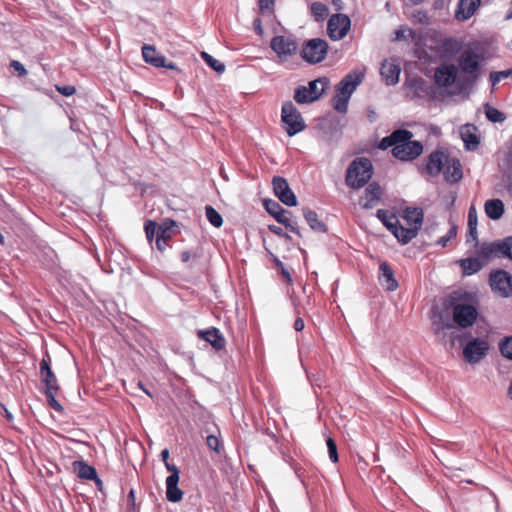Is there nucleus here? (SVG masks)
Wrapping results in <instances>:
<instances>
[{"label":"nucleus","mask_w":512,"mask_h":512,"mask_svg":"<svg viewBox=\"0 0 512 512\" xmlns=\"http://www.w3.org/2000/svg\"><path fill=\"white\" fill-rule=\"evenodd\" d=\"M363 73L352 71L344 76V78L336 86V94L333 98V108L339 113H346L348 102L356 88L363 80Z\"/></svg>","instance_id":"nucleus-1"},{"label":"nucleus","mask_w":512,"mask_h":512,"mask_svg":"<svg viewBox=\"0 0 512 512\" xmlns=\"http://www.w3.org/2000/svg\"><path fill=\"white\" fill-rule=\"evenodd\" d=\"M372 175L373 166L371 161L365 157H359L348 166L345 181L349 187L359 189L369 182Z\"/></svg>","instance_id":"nucleus-2"},{"label":"nucleus","mask_w":512,"mask_h":512,"mask_svg":"<svg viewBox=\"0 0 512 512\" xmlns=\"http://www.w3.org/2000/svg\"><path fill=\"white\" fill-rule=\"evenodd\" d=\"M452 318L454 324L462 329L473 326L478 317V309L475 305L461 301L457 293L451 297Z\"/></svg>","instance_id":"nucleus-3"},{"label":"nucleus","mask_w":512,"mask_h":512,"mask_svg":"<svg viewBox=\"0 0 512 512\" xmlns=\"http://www.w3.org/2000/svg\"><path fill=\"white\" fill-rule=\"evenodd\" d=\"M406 136L397 141L395 147L392 149V154L395 158L401 161H412L421 155L423 152V145L421 142L412 140L413 133L404 129Z\"/></svg>","instance_id":"nucleus-4"},{"label":"nucleus","mask_w":512,"mask_h":512,"mask_svg":"<svg viewBox=\"0 0 512 512\" xmlns=\"http://www.w3.org/2000/svg\"><path fill=\"white\" fill-rule=\"evenodd\" d=\"M403 219L406 221L408 227L405 228L401 225L400 237L401 243L407 244L414 239L422 227L424 213L421 208L408 207L403 211Z\"/></svg>","instance_id":"nucleus-5"},{"label":"nucleus","mask_w":512,"mask_h":512,"mask_svg":"<svg viewBox=\"0 0 512 512\" xmlns=\"http://www.w3.org/2000/svg\"><path fill=\"white\" fill-rule=\"evenodd\" d=\"M484 60L483 52L478 46H469L459 56L458 64L461 71L469 77L476 79L479 76L481 63Z\"/></svg>","instance_id":"nucleus-6"},{"label":"nucleus","mask_w":512,"mask_h":512,"mask_svg":"<svg viewBox=\"0 0 512 512\" xmlns=\"http://www.w3.org/2000/svg\"><path fill=\"white\" fill-rule=\"evenodd\" d=\"M478 254L486 261L492 258H509L512 260V236L490 243H482Z\"/></svg>","instance_id":"nucleus-7"},{"label":"nucleus","mask_w":512,"mask_h":512,"mask_svg":"<svg viewBox=\"0 0 512 512\" xmlns=\"http://www.w3.org/2000/svg\"><path fill=\"white\" fill-rule=\"evenodd\" d=\"M281 118L284 129L289 136H294L305 128V122L300 112L291 101L283 104Z\"/></svg>","instance_id":"nucleus-8"},{"label":"nucleus","mask_w":512,"mask_h":512,"mask_svg":"<svg viewBox=\"0 0 512 512\" xmlns=\"http://www.w3.org/2000/svg\"><path fill=\"white\" fill-rule=\"evenodd\" d=\"M489 284L492 291L502 298L512 295V276L505 270L492 271L489 276Z\"/></svg>","instance_id":"nucleus-9"},{"label":"nucleus","mask_w":512,"mask_h":512,"mask_svg":"<svg viewBox=\"0 0 512 512\" xmlns=\"http://www.w3.org/2000/svg\"><path fill=\"white\" fill-rule=\"evenodd\" d=\"M327 51V42L320 38H314L305 43L301 56L309 63H319L325 59Z\"/></svg>","instance_id":"nucleus-10"},{"label":"nucleus","mask_w":512,"mask_h":512,"mask_svg":"<svg viewBox=\"0 0 512 512\" xmlns=\"http://www.w3.org/2000/svg\"><path fill=\"white\" fill-rule=\"evenodd\" d=\"M489 344L481 338H472L463 347V357L469 364L479 363L487 354Z\"/></svg>","instance_id":"nucleus-11"},{"label":"nucleus","mask_w":512,"mask_h":512,"mask_svg":"<svg viewBox=\"0 0 512 512\" xmlns=\"http://www.w3.org/2000/svg\"><path fill=\"white\" fill-rule=\"evenodd\" d=\"M165 467L170 475L166 478V498L168 501L176 503L182 500L183 491L178 487L180 479L179 469L169 462H166Z\"/></svg>","instance_id":"nucleus-12"},{"label":"nucleus","mask_w":512,"mask_h":512,"mask_svg":"<svg viewBox=\"0 0 512 512\" xmlns=\"http://www.w3.org/2000/svg\"><path fill=\"white\" fill-rule=\"evenodd\" d=\"M351 26L350 18L345 14H335L330 17L327 24V32L329 37L338 41L343 39Z\"/></svg>","instance_id":"nucleus-13"},{"label":"nucleus","mask_w":512,"mask_h":512,"mask_svg":"<svg viewBox=\"0 0 512 512\" xmlns=\"http://www.w3.org/2000/svg\"><path fill=\"white\" fill-rule=\"evenodd\" d=\"M273 190L278 199L286 206H296L297 199L294 192L290 189L286 179L275 176L272 181Z\"/></svg>","instance_id":"nucleus-14"},{"label":"nucleus","mask_w":512,"mask_h":512,"mask_svg":"<svg viewBox=\"0 0 512 512\" xmlns=\"http://www.w3.org/2000/svg\"><path fill=\"white\" fill-rule=\"evenodd\" d=\"M457 79V67L454 64L443 63L435 69L434 81L439 87H450Z\"/></svg>","instance_id":"nucleus-15"},{"label":"nucleus","mask_w":512,"mask_h":512,"mask_svg":"<svg viewBox=\"0 0 512 512\" xmlns=\"http://www.w3.org/2000/svg\"><path fill=\"white\" fill-rule=\"evenodd\" d=\"M449 155L444 151L437 150L432 152L426 160L425 169L430 176H437L443 172Z\"/></svg>","instance_id":"nucleus-16"},{"label":"nucleus","mask_w":512,"mask_h":512,"mask_svg":"<svg viewBox=\"0 0 512 512\" xmlns=\"http://www.w3.org/2000/svg\"><path fill=\"white\" fill-rule=\"evenodd\" d=\"M272 50L279 56H291L297 50L295 41L284 36H275L270 43Z\"/></svg>","instance_id":"nucleus-17"},{"label":"nucleus","mask_w":512,"mask_h":512,"mask_svg":"<svg viewBox=\"0 0 512 512\" xmlns=\"http://www.w3.org/2000/svg\"><path fill=\"white\" fill-rule=\"evenodd\" d=\"M381 195L382 190L380 185L376 182H372L366 187L359 204L364 209H371L380 201Z\"/></svg>","instance_id":"nucleus-18"},{"label":"nucleus","mask_w":512,"mask_h":512,"mask_svg":"<svg viewBox=\"0 0 512 512\" xmlns=\"http://www.w3.org/2000/svg\"><path fill=\"white\" fill-rule=\"evenodd\" d=\"M197 336L199 339L208 342L216 351H220L225 347L226 341L220 330L215 327L207 330H198Z\"/></svg>","instance_id":"nucleus-19"},{"label":"nucleus","mask_w":512,"mask_h":512,"mask_svg":"<svg viewBox=\"0 0 512 512\" xmlns=\"http://www.w3.org/2000/svg\"><path fill=\"white\" fill-rule=\"evenodd\" d=\"M377 217L401 243V237L399 232L401 224L397 216L394 213L390 212L389 210L379 209L377 211Z\"/></svg>","instance_id":"nucleus-20"},{"label":"nucleus","mask_w":512,"mask_h":512,"mask_svg":"<svg viewBox=\"0 0 512 512\" xmlns=\"http://www.w3.org/2000/svg\"><path fill=\"white\" fill-rule=\"evenodd\" d=\"M40 376L45 384V391L59 390L58 380L51 370L50 362L47 359H42L40 362Z\"/></svg>","instance_id":"nucleus-21"},{"label":"nucleus","mask_w":512,"mask_h":512,"mask_svg":"<svg viewBox=\"0 0 512 512\" xmlns=\"http://www.w3.org/2000/svg\"><path fill=\"white\" fill-rule=\"evenodd\" d=\"M142 56L146 63H149L155 67H166L169 69L175 68L173 63L166 64L165 57L159 55L156 49L151 45H144L142 47Z\"/></svg>","instance_id":"nucleus-22"},{"label":"nucleus","mask_w":512,"mask_h":512,"mask_svg":"<svg viewBox=\"0 0 512 512\" xmlns=\"http://www.w3.org/2000/svg\"><path fill=\"white\" fill-rule=\"evenodd\" d=\"M481 0H459L455 10V18L465 21L471 18L480 5Z\"/></svg>","instance_id":"nucleus-23"},{"label":"nucleus","mask_w":512,"mask_h":512,"mask_svg":"<svg viewBox=\"0 0 512 512\" xmlns=\"http://www.w3.org/2000/svg\"><path fill=\"white\" fill-rule=\"evenodd\" d=\"M401 68L399 64L385 60L380 69V74L387 85H395L399 82Z\"/></svg>","instance_id":"nucleus-24"},{"label":"nucleus","mask_w":512,"mask_h":512,"mask_svg":"<svg viewBox=\"0 0 512 512\" xmlns=\"http://www.w3.org/2000/svg\"><path fill=\"white\" fill-rule=\"evenodd\" d=\"M73 471L76 473L77 477L85 480H95L98 485L102 484V481L97 476V471L93 466H90L88 463L82 460L74 461Z\"/></svg>","instance_id":"nucleus-25"},{"label":"nucleus","mask_w":512,"mask_h":512,"mask_svg":"<svg viewBox=\"0 0 512 512\" xmlns=\"http://www.w3.org/2000/svg\"><path fill=\"white\" fill-rule=\"evenodd\" d=\"M379 281L388 291H395L398 288V282L394 277V272L386 262L381 263L379 266Z\"/></svg>","instance_id":"nucleus-26"},{"label":"nucleus","mask_w":512,"mask_h":512,"mask_svg":"<svg viewBox=\"0 0 512 512\" xmlns=\"http://www.w3.org/2000/svg\"><path fill=\"white\" fill-rule=\"evenodd\" d=\"M445 180L449 183H456L462 179L461 163L456 158H449L443 170Z\"/></svg>","instance_id":"nucleus-27"},{"label":"nucleus","mask_w":512,"mask_h":512,"mask_svg":"<svg viewBox=\"0 0 512 512\" xmlns=\"http://www.w3.org/2000/svg\"><path fill=\"white\" fill-rule=\"evenodd\" d=\"M176 222L173 219L166 218L161 224H157L156 247L160 248V241H170L175 235L173 228Z\"/></svg>","instance_id":"nucleus-28"},{"label":"nucleus","mask_w":512,"mask_h":512,"mask_svg":"<svg viewBox=\"0 0 512 512\" xmlns=\"http://www.w3.org/2000/svg\"><path fill=\"white\" fill-rule=\"evenodd\" d=\"M329 84V79L326 77H321L310 81L307 87L310 93V100H312V102L318 100L329 87Z\"/></svg>","instance_id":"nucleus-29"},{"label":"nucleus","mask_w":512,"mask_h":512,"mask_svg":"<svg viewBox=\"0 0 512 512\" xmlns=\"http://www.w3.org/2000/svg\"><path fill=\"white\" fill-rule=\"evenodd\" d=\"M476 127L474 125H465L461 128V138L465 143L468 150H474L479 145V139L475 133Z\"/></svg>","instance_id":"nucleus-30"},{"label":"nucleus","mask_w":512,"mask_h":512,"mask_svg":"<svg viewBox=\"0 0 512 512\" xmlns=\"http://www.w3.org/2000/svg\"><path fill=\"white\" fill-rule=\"evenodd\" d=\"M485 212L492 220H498L504 214V204L500 199H491L485 202Z\"/></svg>","instance_id":"nucleus-31"},{"label":"nucleus","mask_w":512,"mask_h":512,"mask_svg":"<svg viewBox=\"0 0 512 512\" xmlns=\"http://www.w3.org/2000/svg\"><path fill=\"white\" fill-rule=\"evenodd\" d=\"M303 216L312 230L320 233L327 231L326 225L318 218L316 212L308 208L303 209Z\"/></svg>","instance_id":"nucleus-32"},{"label":"nucleus","mask_w":512,"mask_h":512,"mask_svg":"<svg viewBox=\"0 0 512 512\" xmlns=\"http://www.w3.org/2000/svg\"><path fill=\"white\" fill-rule=\"evenodd\" d=\"M432 328L438 338H443L445 336V330L454 328V324L449 320H445L443 315L439 314L438 317L433 320Z\"/></svg>","instance_id":"nucleus-33"},{"label":"nucleus","mask_w":512,"mask_h":512,"mask_svg":"<svg viewBox=\"0 0 512 512\" xmlns=\"http://www.w3.org/2000/svg\"><path fill=\"white\" fill-rule=\"evenodd\" d=\"M459 264L465 275H472L481 270L483 264L477 258L461 259Z\"/></svg>","instance_id":"nucleus-34"},{"label":"nucleus","mask_w":512,"mask_h":512,"mask_svg":"<svg viewBox=\"0 0 512 512\" xmlns=\"http://www.w3.org/2000/svg\"><path fill=\"white\" fill-rule=\"evenodd\" d=\"M403 136H406L404 129H397L393 131L389 136L382 138L379 143V148L385 150L392 147L393 149L397 141L401 140Z\"/></svg>","instance_id":"nucleus-35"},{"label":"nucleus","mask_w":512,"mask_h":512,"mask_svg":"<svg viewBox=\"0 0 512 512\" xmlns=\"http://www.w3.org/2000/svg\"><path fill=\"white\" fill-rule=\"evenodd\" d=\"M311 14L316 21H323L328 17V7L321 2H314L311 5Z\"/></svg>","instance_id":"nucleus-36"},{"label":"nucleus","mask_w":512,"mask_h":512,"mask_svg":"<svg viewBox=\"0 0 512 512\" xmlns=\"http://www.w3.org/2000/svg\"><path fill=\"white\" fill-rule=\"evenodd\" d=\"M205 214H206L207 220L210 222L211 225H213L214 227H217V228L222 226V224H223L222 216L212 206L207 205L205 207Z\"/></svg>","instance_id":"nucleus-37"},{"label":"nucleus","mask_w":512,"mask_h":512,"mask_svg":"<svg viewBox=\"0 0 512 512\" xmlns=\"http://www.w3.org/2000/svg\"><path fill=\"white\" fill-rule=\"evenodd\" d=\"M263 206L265 210L275 219L279 217V215L285 210L277 201L271 199H263Z\"/></svg>","instance_id":"nucleus-38"},{"label":"nucleus","mask_w":512,"mask_h":512,"mask_svg":"<svg viewBox=\"0 0 512 512\" xmlns=\"http://www.w3.org/2000/svg\"><path fill=\"white\" fill-rule=\"evenodd\" d=\"M485 115L489 121L494 123H500L506 119L504 113L489 104L485 105Z\"/></svg>","instance_id":"nucleus-39"},{"label":"nucleus","mask_w":512,"mask_h":512,"mask_svg":"<svg viewBox=\"0 0 512 512\" xmlns=\"http://www.w3.org/2000/svg\"><path fill=\"white\" fill-rule=\"evenodd\" d=\"M201 56L210 68H212L213 70H215L218 73L224 72L225 65L222 62L215 59L213 56H211L210 54H208L206 52H202Z\"/></svg>","instance_id":"nucleus-40"},{"label":"nucleus","mask_w":512,"mask_h":512,"mask_svg":"<svg viewBox=\"0 0 512 512\" xmlns=\"http://www.w3.org/2000/svg\"><path fill=\"white\" fill-rule=\"evenodd\" d=\"M199 254L196 251L185 250L180 253V259L183 263L187 264L189 268L194 267Z\"/></svg>","instance_id":"nucleus-41"},{"label":"nucleus","mask_w":512,"mask_h":512,"mask_svg":"<svg viewBox=\"0 0 512 512\" xmlns=\"http://www.w3.org/2000/svg\"><path fill=\"white\" fill-rule=\"evenodd\" d=\"M294 99L299 104L312 102L310 100V93L307 87L301 86L295 90Z\"/></svg>","instance_id":"nucleus-42"},{"label":"nucleus","mask_w":512,"mask_h":512,"mask_svg":"<svg viewBox=\"0 0 512 512\" xmlns=\"http://www.w3.org/2000/svg\"><path fill=\"white\" fill-rule=\"evenodd\" d=\"M144 231L149 243H152L155 235L157 236V223L153 220H146L144 224Z\"/></svg>","instance_id":"nucleus-43"},{"label":"nucleus","mask_w":512,"mask_h":512,"mask_svg":"<svg viewBox=\"0 0 512 512\" xmlns=\"http://www.w3.org/2000/svg\"><path fill=\"white\" fill-rule=\"evenodd\" d=\"M395 35L397 40H415L417 37L416 31L407 27H400L397 29Z\"/></svg>","instance_id":"nucleus-44"},{"label":"nucleus","mask_w":512,"mask_h":512,"mask_svg":"<svg viewBox=\"0 0 512 512\" xmlns=\"http://www.w3.org/2000/svg\"><path fill=\"white\" fill-rule=\"evenodd\" d=\"M499 349L505 358L512 360V336L503 340L500 343Z\"/></svg>","instance_id":"nucleus-45"},{"label":"nucleus","mask_w":512,"mask_h":512,"mask_svg":"<svg viewBox=\"0 0 512 512\" xmlns=\"http://www.w3.org/2000/svg\"><path fill=\"white\" fill-rule=\"evenodd\" d=\"M258 6L262 14L273 16L274 0H258Z\"/></svg>","instance_id":"nucleus-46"},{"label":"nucleus","mask_w":512,"mask_h":512,"mask_svg":"<svg viewBox=\"0 0 512 512\" xmlns=\"http://www.w3.org/2000/svg\"><path fill=\"white\" fill-rule=\"evenodd\" d=\"M512 75V69H506L503 71H496L490 73V80L492 85H496L500 80L506 79Z\"/></svg>","instance_id":"nucleus-47"},{"label":"nucleus","mask_w":512,"mask_h":512,"mask_svg":"<svg viewBox=\"0 0 512 512\" xmlns=\"http://www.w3.org/2000/svg\"><path fill=\"white\" fill-rule=\"evenodd\" d=\"M457 234V227L455 225H452L449 229V231L447 232L446 235L440 237L438 240H437V244L441 245L442 247H446L448 242L453 239Z\"/></svg>","instance_id":"nucleus-48"},{"label":"nucleus","mask_w":512,"mask_h":512,"mask_svg":"<svg viewBox=\"0 0 512 512\" xmlns=\"http://www.w3.org/2000/svg\"><path fill=\"white\" fill-rule=\"evenodd\" d=\"M326 443H327L329 458L333 463H336L338 461V452H337L336 443L332 438H328Z\"/></svg>","instance_id":"nucleus-49"},{"label":"nucleus","mask_w":512,"mask_h":512,"mask_svg":"<svg viewBox=\"0 0 512 512\" xmlns=\"http://www.w3.org/2000/svg\"><path fill=\"white\" fill-rule=\"evenodd\" d=\"M273 261L277 267V269L279 270L280 274L282 275V277L288 282V283H292V277H291V274L290 272L285 268L284 264L282 261H280L277 257H274L273 258Z\"/></svg>","instance_id":"nucleus-50"},{"label":"nucleus","mask_w":512,"mask_h":512,"mask_svg":"<svg viewBox=\"0 0 512 512\" xmlns=\"http://www.w3.org/2000/svg\"><path fill=\"white\" fill-rule=\"evenodd\" d=\"M55 392H56V391H45V395H46V397H47L48 404H49L53 409H55L56 411L61 412V411H63V407H62V406H61V404L56 400Z\"/></svg>","instance_id":"nucleus-51"},{"label":"nucleus","mask_w":512,"mask_h":512,"mask_svg":"<svg viewBox=\"0 0 512 512\" xmlns=\"http://www.w3.org/2000/svg\"><path fill=\"white\" fill-rule=\"evenodd\" d=\"M56 90L63 96L69 97L76 93V88L73 85H55Z\"/></svg>","instance_id":"nucleus-52"},{"label":"nucleus","mask_w":512,"mask_h":512,"mask_svg":"<svg viewBox=\"0 0 512 512\" xmlns=\"http://www.w3.org/2000/svg\"><path fill=\"white\" fill-rule=\"evenodd\" d=\"M206 443H207V446L211 450H214V451H216L218 453L220 452L221 443H220V440H219V438L217 436H214V435L207 436Z\"/></svg>","instance_id":"nucleus-53"},{"label":"nucleus","mask_w":512,"mask_h":512,"mask_svg":"<svg viewBox=\"0 0 512 512\" xmlns=\"http://www.w3.org/2000/svg\"><path fill=\"white\" fill-rule=\"evenodd\" d=\"M413 19L422 24V25H429L430 23V20H429V16L426 12L424 11H417L413 14Z\"/></svg>","instance_id":"nucleus-54"},{"label":"nucleus","mask_w":512,"mask_h":512,"mask_svg":"<svg viewBox=\"0 0 512 512\" xmlns=\"http://www.w3.org/2000/svg\"><path fill=\"white\" fill-rule=\"evenodd\" d=\"M10 66L17 72L19 77H24L27 75V70L25 67L17 60H12Z\"/></svg>","instance_id":"nucleus-55"},{"label":"nucleus","mask_w":512,"mask_h":512,"mask_svg":"<svg viewBox=\"0 0 512 512\" xmlns=\"http://www.w3.org/2000/svg\"><path fill=\"white\" fill-rule=\"evenodd\" d=\"M291 213L287 210H284L279 217L276 218L277 222L287 225V222L289 223L291 221Z\"/></svg>","instance_id":"nucleus-56"},{"label":"nucleus","mask_w":512,"mask_h":512,"mask_svg":"<svg viewBox=\"0 0 512 512\" xmlns=\"http://www.w3.org/2000/svg\"><path fill=\"white\" fill-rule=\"evenodd\" d=\"M476 224H477V218H476L475 208L471 207L469 209V213H468V225L476 226Z\"/></svg>","instance_id":"nucleus-57"},{"label":"nucleus","mask_w":512,"mask_h":512,"mask_svg":"<svg viewBox=\"0 0 512 512\" xmlns=\"http://www.w3.org/2000/svg\"><path fill=\"white\" fill-rule=\"evenodd\" d=\"M286 228H288L291 232L295 233L296 235L300 236V230L298 227L297 222L292 218L291 221L287 225H285Z\"/></svg>","instance_id":"nucleus-58"},{"label":"nucleus","mask_w":512,"mask_h":512,"mask_svg":"<svg viewBox=\"0 0 512 512\" xmlns=\"http://www.w3.org/2000/svg\"><path fill=\"white\" fill-rule=\"evenodd\" d=\"M294 329L296 331H302L305 327L304 321L302 318L298 317L294 322Z\"/></svg>","instance_id":"nucleus-59"},{"label":"nucleus","mask_w":512,"mask_h":512,"mask_svg":"<svg viewBox=\"0 0 512 512\" xmlns=\"http://www.w3.org/2000/svg\"><path fill=\"white\" fill-rule=\"evenodd\" d=\"M269 229H270V231H271V232H273V233H275V234H277V235H282L283 230H282V228H281V227H279V226H276V225H270V226H269Z\"/></svg>","instance_id":"nucleus-60"},{"label":"nucleus","mask_w":512,"mask_h":512,"mask_svg":"<svg viewBox=\"0 0 512 512\" xmlns=\"http://www.w3.org/2000/svg\"><path fill=\"white\" fill-rule=\"evenodd\" d=\"M161 458H162V461L164 462V464L166 462H169L168 459H169V450L168 449H164L162 450L161 452Z\"/></svg>","instance_id":"nucleus-61"},{"label":"nucleus","mask_w":512,"mask_h":512,"mask_svg":"<svg viewBox=\"0 0 512 512\" xmlns=\"http://www.w3.org/2000/svg\"><path fill=\"white\" fill-rule=\"evenodd\" d=\"M469 234L473 238V240L477 239L476 226H469Z\"/></svg>","instance_id":"nucleus-62"},{"label":"nucleus","mask_w":512,"mask_h":512,"mask_svg":"<svg viewBox=\"0 0 512 512\" xmlns=\"http://www.w3.org/2000/svg\"><path fill=\"white\" fill-rule=\"evenodd\" d=\"M169 246V241H160V248H157L160 252H164Z\"/></svg>","instance_id":"nucleus-63"},{"label":"nucleus","mask_w":512,"mask_h":512,"mask_svg":"<svg viewBox=\"0 0 512 512\" xmlns=\"http://www.w3.org/2000/svg\"><path fill=\"white\" fill-rule=\"evenodd\" d=\"M128 498L131 501V503L134 505L135 504V491L133 489L130 490V492L128 494Z\"/></svg>","instance_id":"nucleus-64"}]
</instances>
